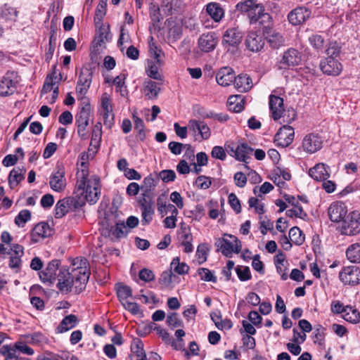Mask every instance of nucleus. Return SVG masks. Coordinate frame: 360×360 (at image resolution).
<instances>
[{"label": "nucleus", "instance_id": "1", "mask_svg": "<svg viewBox=\"0 0 360 360\" xmlns=\"http://www.w3.org/2000/svg\"><path fill=\"white\" fill-rule=\"evenodd\" d=\"M73 268L71 272L62 268L57 275V287L62 292L74 291L79 294L85 289L89 278L87 269V260L83 258H75L72 262Z\"/></svg>", "mask_w": 360, "mask_h": 360}, {"label": "nucleus", "instance_id": "2", "mask_svg": "<svg viewBox=\"0 0 360 360\" xmlns=\"http://www.w3.org/2000/svg\"><path fill=\"white\" fill-rule=\"evenodd\" d=\"M224 236H228L230 240L226 238L217 239L215 242L217 250L221 251L226 257H231L233 252L238 254L242 249L240 240L236 236L231 234H225Z\"/></svg>", "mask_w": 360, "mask_h": 360}, {"label": "nucleus", "instance_id": "3", "mask_svg": "<svg viewBox=\"0 0 360 360\" xmlns=\"http://www.w3.org/2000/svg\"><path fill=\"white\" fill-rule=\"evenodd\" d=\"M338 229L343 235L354 236L360 233V213L353 211L339 224Z\"/></svg>", "mask_w": 360, "mask_h": 360}, {"label": "nucleus", "instance_id": "4", "mask_svg": "<svg viewBox=\"0 0 360 360\" xmlns=\"http://www.w3.org/2000/svg\"><path fill=\"white\" fill-rule=\"evenodd\" d=\"M91 114V106L89 104L84 105L75 117V124L77 127V134L79 136L86 140L89 138L86 128L89 125V121Z\"/></svg>", "mask_w": 360, "mask_h": 360}, {"label": "nucleus", "instance_id": "5", "mask_svg": "<svg viewBox=\"0 0 360 360\" xmlns=\"http://www.w3.org/2000/svg\"><path fill=\"white\" fill-rule=\"evenodd\" d=\"M237 8L242 12L249 13V16L253 20H257L261 16L270 18L268 14L264 13V8L262 4H257L256 0H246L237 4Z\"/></svg>", "mask_w": 360, "mask_h": 360}, {"label": "nucleus", "instance_id": "6", "mask_svg": "<svg viewBox=\"0 0 360 360\" xmlns=\"http://www.w3.org/2000/svg\"><path fill=\"white\" fill-rule=\"evenodd\" d=\"M245 45L246 49L252 53L261 51L265 45L264 32L249 31L245 37Z\"/></svg>", "mask_w": 360, "mask_h": 360}, {"label": "nucleus", "instance_id": "7", "mask_svg": "<svg viewBox=\"0 0 360 360\" xmlns=\"http://www.w3.org/2000/svg\"><path fill=\"white\" fill-rule=\"evenodd\" d=\"M295 136L294 129L289 125L281 127L274 136V142L278 146L285 148L293 141Z\"/></svg>", "mask_w": 360, "mask_h": 360}, {"label": "nucleus", "instance_id": "8", "mask_svg": "<svg viewBox=\"0 0 360 360\" xmlns=\"http://www.w3.org/2000/svg\"><path fill=\"white\" fill-rule=\"evenodd\" d=\"M323 146V139L315 133L307 134L302 143L303 150L307 153L312 154L319 150Z\"/></svg>", "mask_w": 360, "mask_h": 360}, {"label": "nucleus", "instance_id": "9", "mask_svg": "<svg viewBox=\"0 0 360 360\" xmlns=\"http://www.w3.org/2000/svg\"><path fill=\"white\" fill-rule=\"evenodd\" d=\"M319 67L323 74L330 76H338L342 70V64L338 59L333 57L322 59Z\"/></svg>", "mask_w": 360, "mask_h": 360}, {"label": "nucleus", "instance_id": "10", "mask_svg": "<svg viewBox=\"0 0 360 360\" xmlns=\"http://www.w3.org/2000/svg\"><path fill=\"white\" fill-rule=\"evenodd\" d=\"M301 60V53L295 49L290 48L283 53V57L280 60V68L281 69H287L295 67L298 65Z\"/></svg>", "mask_w": 360, "mask_h": 360}, {"label": "nucleus", "instance_id": "11", "mask_svg": "<svg viewBox=\"0 0 360 360\" xmlns=\"http://www.w3.org/2000/svg\"><path fill=\"white\" fill-rule=\"evenodd\" d=\"M263 32L265 38L270 47L273 49H278L284 46L285 39L281 33L274 30L269 26L263 27Z\"/></svg>", "mask_w": 360, "mask_h": 360}, {"label": "nucleus", "instance_id": "12", "mask_svg": "<svg viewBox=\"0 0 360 360\" xmlns=\"http://www.w3.org/2000/svg\"><path fill=\"white\" fill-rule=\"evenodd\" d=\"M340 279L348 285H356L360 283V269L356 266H345L340 272Z\"/></svg>", "mask_w": 360, "mask_h": 360}, {"label": "nucleus", "instance_id": "13", "mask_svg": "<svg viewBox=\"0 0 360 360\" xmlns=\"http://www.w3.org/2000/svg\"><path fill=\"white\" fill-rule=\"evenodd\" d=\"M328 213L332 221L342 224V221L347 216V209L345 203L335 202L328 207Z\"/></svg>", "mask_w": 360, "mask_h": 360}, {"label": "nucleus", "instance_id": "14", "mask_svg": "<svg viewBox=\"0 0 360 360\" xmlns=\"http://www.w3.org/2000/svg\"><path fill=\"white\" fill-rule=\"evenodd\" d=\"M243 39L242 32L238 27L227 29L222 37V44L225 46H238Z\"/></svg>", "mask_w": 360, "mask_h": 360}, {"label": "nucleus", "instance_id": "15", "mask_svg": "<svg viewBox=\"0 0 360 360\" xmlns=\"http://www.w3.org/2000/svg\"><path fill=\"white\" fill-rule=\"evenodd\" d=\"M60 265L59 259H53L51 261L46 269L39 273V277L43 283H53L57 278L56 271Z\"/></svg>", "mask_w": 360, "mask_h": 360}, {"label": "nucleus", "instance_id": "16", "mask_svg": "<svg viewBox=\"0 0 360 360\" xmlns=\"http://www.w3.org/2000/svg\"><path fill=\"white\" fill-rule=\"evenodd\" d=\"M24 255V248L19 244L11 245L7 255L9 256L8 266L11 269H19L21 266V257Z\"/></svg>", "mask_w": 360, "mask_h": 360}, {"label": "nucleus", "instance_id": "17", "mask_svg": "<svg viewBox=\"0 0 360 360\" xmlns=\"http://www.w3.org/2000/svg\"><path fill=\"white\" fill-rule=\"evenodd\" d=\"M311 15V11L304 7H297L288 15V20L292 25H299L304 22Z\"/></svg>", "mask_w": 360, "mask_h": 360}, {"label": "nucleus", "instance_id": "18", "mask_svg": "<svg viewBox=\"0 0 360 360\" xmlns=\"http://www.w3.org/2000/svg\"><path fill=\"white\" fill-rule=\"evenodd\" d=\"M53 230L46 222L37 224L32 230L30 236L34 243H38L41 239L48 238L52 235Z\"/></svg>", "mask_w": 360, "mask_h": 360}, {"label": "nucleus", "instance_id": "19", "mask_svg": "<svg viewBox=\"0 0 360 360\" xmlns=\"http://www.w3.org/2000/svg\"><path fill=\"white\" fill-rule=\"evenodd\" d=\"M49 185L54 191L60 192L66 186V179L65 178V172L63 168L58 167L50 176Z\"/></svg>", "mask_w": 360, "mask_h": 360}, {"label": "nucleus", "instance_id": "20", "mask_svg": "<svg viewBox=\"0 0 360 360\" xmlns=\"http://www.w3.org/2000/svg\"><path fill=\"white\" fill-rule=\"evenodd\" d=\"M218 42L217 38L214 32L202 34L198 39V46L200 49L205 53L212 51Z\"/></svg>", "mask_w": 360, "mask_h": 360}, {"label": "nucleus", "instance_id": "21", "mask_svg": "<svg viewBox=\"0 0 360 360\" xmlns=\"http://www.w3.org/2000/svg\"><path fill=\"white\" fill-rule=\"evenodd\" d=\"M269 105L272 118L274 120H279L284 112L283 99L278 96L271 94Z\"/></svg>", "mask_w": 360, "mask_h": 360}, {"label": "nucleus", "instance_id": "22", "mask_svg": "<svg viewBox=\"0 0 360 360\" xmlns=\"http://www.w3.org/2000/svg\"><path fill=\"white\" fill-rule=\"evenodd\" d=\"M235 72L230 67H223L219 70L216 75V81L220 86H229L235 79Z\"/></svg>", "mask_w": 360, "mask_h": 360}, {"label": "nucleus", "instance_id": "23", "mask_svg": "<svg viewBox=\"0 0 360 360\" xmlns=\"http://www.w3.org/2000/svg\"><path fill=\"white\" fill-rule=\"evenodd\" d=\"M12 74L6 73L0 77V96H7L13 94L16 89V81L12 79Z\"/></svg>", "mask_w": 360, "mask_h": 360}, {"label": "nucleus", "instance_id": "24", "mask_svg": "<svg viewBox=\"0 0 360 360\" xmlns=\"http://www.w3.org/2000/svg\"><path fill=\"white\" fill-rule=\"evenodd\" d=\"M207 14L215 22H219L224 18L225 10L219 3L210 2L205 6Z\"/></svg>", "mask_w": 360, "mask_h": 360}, {"label": "nucleus", "instance_id": "25", "mask_svg": "<svg viewBox=\"0 0 360 360\" xmlns=\"http://www.w3.org/2000/svg\"><path fill=\"white\" fill-rule=\"evenodd\" d=\"M183 6L181 0H162L161 3V8L165 15H172L181 13Z\"/></svg>", "mask_w": 360, "mask_h": 360}, {"label": "nucleus", "instance_id": "26", "mask_svg": "<svg viewBox=\"0 0 360 360\" xmlns=\"http://www.w3.org/2000/svg\"><path fill=\"white\" fill-rule=\"evenodd\" d=\"M309 175L316 181H325L330 177L329 167L323 163L316 164L309 169Z\"/></svg>", "mask_w": 360, "mask_h": 360}, {"label": "nucleus", "instance_id": "27", "mask_svg": "<svg viewBox=\"0 0 360 360\" xmlns=\"http://www.w3.org/2000/svg\"><path fill=\"white\" fill-rule=\"evenodd\" d=\"M234 86L238 92H247L252 89V81L247 74H240L235 77Z\"/></svg>", "mask_w": 360, "mask_h": 360}, {"label": "nucleus", "instance_id": "28", "mask_svg": "<svg viewBox=\"0 0 360 360\" xmlns=\"http://www.w3.org/2000/svg\"><path fill=\"white\" fill-rule=\"evenodd\" d=\"M79 320L77 316L74 314L68 315L63 319L56 330L58 333H63L75 328Z\"/></svg>", "mask_w": 360, "mask_h": 360}, {"label": "nucleus", "instance_id": "29", "mask_svg": "<svg viewBox=\"0 0 360 360\" xmlns=\"http://www.w3.org/2000/svg\"><path fill=\"white\" fill-rule=\"evenodd\" d=\"M141 210L142 212V224L143 225L148 224L152 221L153 215L155 213L153 202L150 200L147 201L146 199H143V201H141Z\"/></svg>", "mask_w": 360, "mask_h": 360}, {"label": "nucleus", "instance_id": "30", "mask_svg": "<svg viewBox=\"0 0 360 360\" xmlns=\"http://www.w3.org/2000/svg\"><path fill=\"white\" fill-rule=\"evenodd\" d=\"M26 170L24 168L15 167L9 174L8 184L11 188L17 186L18 184L25 178Z\"/></svg>", "mask_w": 360, "mask_h": 360}, {"label": "nucleus", "instance_id": "31", "mask_svg": "<svg viewBox=\"0 0 360 360\" xmlns=\"http://www.w3.org/2000/svg\"><path fill=\"white\" fill-rule=\"evenodd\" d=\"M98 186V182H96L93 187L89 184L87 185L86 191L84 194L85 202H88L89 204L93 205L97 202L98 200V195L100 194V190Z\"/></svg>", "mask_w": 360, "mask_h": 360}, {"label": "nucleus", "instance_id": "32", "mask_svg": "<svg viewBox=\"0 0 360 360\" xmlns=\"http://www.w3.org/2000/svg\"><path fill=\"white\" fill-rule=\"evenodd\" d=\"M78 179L75 186V195H84L86 188V181L88 178V171L82 169L81 172L77 174Z\"/></svg>", "mask_w": 360, "mask_h": 360}, {"label": "nucleus", "instance_id": "33", "mask_svg": "<svg viewBox=\"0 0 360 360\" xmlns=\"http://www.w3.org/2000/svg\"><path fill=\"white\" fill-rule=\"evenodd\" d=\"M143 91L145 96L148 99H155L157 98L160 91V88L158 86V84L155 82L149 79L145 82Z\"/></svg>", "mask_w": 360, "mask_h": 360}, {"label": "nucleus", "instance_id": "34", "mask_svg": "<svg viewBox=\"0 0 360 360\" xmlns=\"http://www.w3.org/2000/svg\"><path fill=\"white\" fill-rule=\"evenodd\" d=\"M253 153V148L248 146V143H241L237 146L236 160L240 162L248 163V159Z\"/></svg>", "mask_w": 360, "mask_h": 360}, {"label": "nucleus", "instance_id": "35", "mask_svg": "<svg viewBox=\"0 0 360 360\" xmlns=\"http://www.w3.org/2000/svg\"><path fill=\"white\" fill-rule=\"evenodd\" d=\"M102 136V124L97 122L93 127L91 137L90 146L98 149L100 147Z\"/></svg>", "mask_w": 360, "mask_h": 360}, {"label": "nucleus", "instance_id": "36", "mask_svg": "<svg viewBox=\"0 0 360 360\" xmlns=\"http://www.w3.org/2000/svg\"><path fill=\"white\" fill-rule=\"evenodd\" d=\"M70 205L67 198L58 201L55 207V217L60 219L70 211Z\"/></svg>", "mask_w": 360, "mask_h": 360}, {"label": "nucleus", "instance_id": "37", "mask_svg": "<svg viewBox=\"0 0 360 360\" xmlns=\"http://www.w3.org/2000/svg\"><path fill=\"white\" fill-rule=\"evenodd\" d=\"M347 259L354 263H360V244L355 243L349 245L346 251Z\"/></svg>", "mask_w": 360, "mask_h": 360}, {"label": "nucleus", "instance_id": "38", "mask_svg": "<svg viewBox=\"0 0 360 360\" xmlns=\"http://www.w3.org/2000/svg\"><path fill=\"white\" fill-rule=\"evenodd\" d=\"M289 238L296 245H301L305 239L304 234L297 226H293L290 229Z\"/></svg>", "mask_w": 360, "mask_h": 360}, {"label": "nucleus", "instance_id": "39", "mask_svg": "<svg viewBox=\"0 0 360 360\" xmlns=\"http://www.w3.org/2000/svg\"><path fill=\"white\" fill-rule=\"evenodd\" d=\"M17 9L7 4H4L1 9V17L6 20L15 21L18 18Z\"/></svg>", "mask_w": 360, "mask_h": 360}, {"label": "nucleus", "instance_id": "40", "mask_svg": "<svg viewBox=\"0 0 360 360\" xmlns=\"http://www.w3.org/2000/svg\"><path fill=\"white\" fill-rule=\"evenodd\" d=\"M110 232L116 238L126 237L129 233L124 222L117 223L114 226L111 227Z\"/></svg>", "mask_w": 360, "mask_h": 360}, {"label": "nucleus", "instance_id": "41", "mask_svg": "<svg viewBox=\"0 0 360 360\" xmlns=\"http://www.w3.org/2000/svg\"><path fill=\"white\" fill-rule=\"evenodd\" d=\"M345 314H343V318L351 323H356L360 321V313L356 309H354L351 306H346V309H345Z\"/></svg>", "mask_w": 360, "mask_h": 360}, {"label": "nucleus", "instance_id": "42", "mask_svg": "<svg viewBox=\"0 0 360 360\" xmlns=\"http://www.w3.org/2000/svg\"><path fill=\"white\" fill-rule=\"evenodd\" d=\"M67 199L70 207V211H76L82 208L86 204L84 195H75V197H68Z\"/></svg>", "mask_w": 360, "mask_h": 360}, {"label": "nucleus", "instance_id": "43", "mask_svg": "<svg viewBox=\"0 0 360 360\" xmlns=\"http://www.w3.org/2000/svg\"><path fill=\"white\" fill-rule=\"evenodd\" d=\"M92 77H93V72L89 69L85 68L82 70L79 76V79L77 82V84H79L81 86H85L90 87V85L91 84L92 81Z\"/></svg>", "mask_w": 360, "mask_h": 360}, {"label": "nucleus", "instance_id": "44", "mask_svg": "<svg viewBox=\"0 0 360 360\" xmlns=\"http://www.w3.org/2000/svg\"><path fill=\"white\" fill-rule=\"evenodd\" d=\"M170 266L172 270L181 275L187 274L189 269L187 264L185 263H180L179 257H175L172 259Z\"/></svg>", "mask_w": 360, "mask_h": 360}, {"label": "nucleus", "instance_id": "45", "mask_svg": "<svg viewBox=\"0 0 360 360\" xmlns=\"http://www.w3.org/2000/svg\"><path fill=\"white\" fill-rule=\"evenodd\" d=\"M31 212L28 210H21L15 217V224L19 227H23L31 219Z\"/></svg>", "mask_w": 360, "mask_h": 360}, {"label": "nucleus", "instance_id": "46", "mask_svg": "<svg viewBox=\"0 0 360 360\" xmlns=\"http://www.w3.org/2000/svg\"><path fill=\"white\" fill-rule=\"evenodd\" d=\"M149 13L151 21L155 25L156 23L160 22L162 20L160 10L158 4L155 3H150L149 7Z\"/></svg>", "mask_w": 360, "mask_h": 360}, {"label": "nucleus", "instance_id": "47", "mask_svg": "<svg viewBox=\"0 0 360 360\" xmlns=\"http://www.w3.org/2000/svg\"><path fill=\"white\" fill-rule=\"evenodd\" d=\"M311 46L317 51H322L324 46L323 37L318 34H312L309 37Z\"/></svg>", "mask_w": 360, "mask_h": 360}, {"label": "nucleus", "instance_id": "48", "mask_svg": "<svg viewBox=\"0 0 360 360\" xmlns=\"http://www.w3.org/2000/svg\"><path fill=\"white\" fill-rule=\"evenodd\" d=\"M125 79V75L121 74L114 78L112 81L113 84L116 86L117 91H120L122 96H125L127 94V86L124 82Z\"/></svg>", "mask_w": 360, "mask_h": 360}, {"label": "nucleus", "instance_id": "49", "mask_svg": "<svg viewBox=\"0 0 360 360\" xmlns=\"http://www.w3.org/2000/svg\"><path fill=\"white\" fill-rule=\"evenodd\" d=\"M132 295L131 288L126 285L119 284L117 287V295L120 302L127 300Z\"/></svg>", "mask_w": 360, "mask_h": 360}, {"label": "nucleus", "instance_id": "50", "mask_svg": "<svg viewBox=\"0 0 360 360\" xmlns=\"http://www.w3.org/2000/svg\"><path fill=\"white\" fill-rule=\"evenodd\" d=\"M285 214L290 218L295 217L302 219L307 217V214L304 211L302 207L300 205H296V207L286 210Z\"/></svg>", "mask_w": 360, "mask_h": 360}, {"label": "nucleus", "instance_id": "51", "mask_svg": "<svg viewBox=\"0 0 360 360\" xmlns=\"http://www.w3.org/2000/svg\"><path fill=\"white\" fill-rule=\"evenodd\" d=\"M133 120L134 122V129L138 131L139 139L143 141L146 138L144 122L142 119L134 115H133Z\"/></svg>", "mask_w": 360, "mask_h": 360}, {"label": "nucleus", "instance_id": "52", "mask_svg": "<svg viewBox=\"0 0 360 360\" xmlns=\"http://www.w3.org/2000/svg\"><path fill=\"white\" fill-rule=\"evenodd\" d=\"M341 52V46L336 41H331L326 50V53L328 57H333L336 58Z\"/></svg>", "mask_w": 360, "mask_h": 360}, {"label": "nucleus", "instance_id": "53", "mask_svg": "<svg viewBox=\"0 0 360 360\" xmlns=\"http://www.w3.org/2000/svg\"><path fill=\"white\" fill-rule=\"evenodd\" d=\"M158 64L160 65V63H157L156 61L148 64L146 72L150 78L156 80H162V75L158 72Z\"/></svg>", "mask_w": 360, "mask_h": 360}, {"label": "nucleus", "instance_id": "54", "mask_svg": "<svg viewBox=\"0 0 360 360\" xmlns=\"http://www.w3.org/2000/svg\"><path fill=\"white\" fill-rule=\"evenodd\" d=\"M106 6L107 3H98V5L97 6L96 10V14L94 18L95 23L96 25L101 23L103 17L105 15Z\"/></svg>", "mask_w": 360, "mask_h": 360}, {"label": "nucleus", "instance_id": "55", "mask_svg": "<svg viewBox=\"0 0 360 360\" xmlns=\"http://www.w3.org/2000/svg\"><path fill=\"white\" fill-rule=\"evenodd\" d=\"M131 352L137 356L140 357L146 354V352L143 349V343L139 339L134 340L133 343L131 346Z\"/></svg>", "mask_w": 360, "mask_h": 360}, {"label": "nucleus", "instance_id": "56", "mask_svg": "<svg viewBox=\"0 0 360 360\" xmlns=\"http://www.w3.org/2000/svg\"><path fill=\"white\" fill-rule=\"evenodd\" d=\"M236 272L241 281H246L251 278L250 270L248 266H238Z\"/></svg>", "mask_w": 360, "mask_h": 360}, {"label": "nucleus", "instance_id": "57", "mask_svg": "<svg viewBox=\"0 0 360 360\" xmlns=\"http://www.w3.org/2000/svg\"><path fill=\"white\" fill-rule=\"evenodd\" d=\"M109 25H101L98 30V35L96 37V44L98 46H101L105 43V40H108L109 34Z\"/></svg>", "mask_w": 360, "mask_h": 360}, {"label": "nucleus", "instance_id": "58", "mask_svg": "<svg viewBox=\"0 0 360 360\" xmlns=\"http://www.w3.org/2000/svg\"><path fill=\"white\" fill-rule=\"evenodd\" d=\"M198 274L200 276V279L205 281H211L216 283L217 279L215 276L207 268H200Z\"/></svg>", "mask_w": 360, "mask_h": 360}, {"label": "nucleus", "instance_id": "59", "mask_svg": "<svg viewBox=\"0 0 360 360\" xmlns=\"http://www.w3.org/2000/svg\"><path fill=\"white\" fill-rule=\"evenodd\" d=\"M169 149L174 155H179L182 152L183 148L190 149L191 146L189 144H183L179 142L172 141L169 143Z\"/></svg>", "mask_w": 360, "mask_h": 360}, {"label": "nucleus", "instance_id": "60", "mask_svg": "<svg viewBox=\"0 0 360 360\" xmlns=\"http://www.w3.org/2000/svg\"><path fill=\"white\" fill-rule=\"evenodd\" d=\"M172 271H165L162 273L159 278V283L162 288H168L172 283Z\"/></svg>", "mask_w": 360, "mask_h": 360}, {"label": "nucleus", "instance_id": "61", "mask_svg": "<svg viewBox=\"0 0 360 360\" xmlns=\"http://www.w3.org/2000/svg\"><path fill=\"white\" fill-rule=\"evenodd\" d=\"M207 248L204 244L198 246L196 251V257L200 264L204 263L207 260Z\"/></svg>", "mask_w": 360, "mask_h": 360}, {"label": "nucleus", "instance_id": "62", "mask_svg": "<svg viewBox=\"0 0 360 360\" xmlns=\"http://www.w3.org/2000/svg\"><path fill=\"white\" fill-rule=\"evenodd\" d=\"M202 121L196 120H191L188 123L189 131L192 132L194 136H200V130L201 129Z\"/></svg>", "mask_w": 360, "mask_h": 360}, {"label": "nucleus", "instance_id": "63", "mask_svg": "<svg viewBox=\"0 0 360 360\" xmlns=\"http://www.w3.org/2000/svg\"><path fill=\"white\" fill-rule=\"evenodd\" d=\"M158 211L163 217L167 214L166 207H167V198L165 195H160L157 199Z\"/></svg>", "mask_w": 360, "mask_h": 360}, {"label": "nucleus", "instance_id": "64", "mask_svg": "<svg viewBox=\"0 0 360 360\" xmlns=\"http://www.w3.org/2000/svg\"><path fill=\"white\" fill-rule=\"evenodd\" d=\"M229 203L231 208L237 213H240L241 212V206L240 203V200L237 198V196L234 193L229 194Z\"/></svg>", "mask_w": 360, "mask_h": 360}]
</instances>
